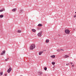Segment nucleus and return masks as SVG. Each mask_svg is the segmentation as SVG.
Instances as JSON below:
<instances>
[{
	"label": "nucleus",
	"mask_w": 76,
	"mask_h": 76,
	"mask_svg": "<svg viewBox=\"0 0 76 76\" xmlns=\"http://www.w3.org/2000/svg\"><path fill=\"white\" fill-rule=\"evenodd\" d=\"M47 68L46 67H45L44 68V70H47Z\"/></svg>",
	"instance_id": "obj_20"
},
{
	"label": "nucleus",
	"mask_w": 76,
	"mask_h": 76,
	"mask_svg": "<svg viewBox=\"0 0 76 76\" xmlns=\"http://www.w3.org/2000/svg\"><path fill=\"white\" fill-rule=\"evenodd\" d=\"M51 63L53 65H54V64H56V63L55 62H52Z\"/></svg>",
	"instance_id": "obj_18"
},
{
	"label": "nucleus",
	"mask_w": 76,
	"mask_h": 76,
	"mask_svg": "<svg viewBox=\"0 0 76 76\" xmlns=\"http://www.w3.org/2000/svg\"><path fill=\"white\" fill-rule=\"evenodd\" d=\"M70 30H69V29L65 30V32L67 34H70Z\"/></svg>",
	"instance_id": "obj_2"
},
{
	"label": "nucleus",
	"mask_w": 76,
	"mask_h": 76,
	"mask_svg": "<svg viewBox=\"0 0 76 76\" xmlns=\"http://www.w3.org/2000/svg\"><path fill=\"white\" fill-rule=\"evenodd\" d=\"M16 10H17V9L15 8L12 10V12H15V11H16Z\"/></svg>",
	"instance_id": "obj_9"
},
{
	"label": "nucleus",
	"mask_w": 76,
	"mask_h": 76,
	"mask_svg": "<svg viewBox=\"0 0 76 76\" xmlns=\"http://www.w3.org/2000/svg\"><path fill=\"white\" fill-rule=\"evenodd\" d=\"M22 11H23V10H21L20 11V12L21 13H22Z\"/></svg>",
	"instance_id": "obj_26"
},
{
	"label": "nucleus",
	"mask_w": 76,
	"mask_h": 76,
	"mask_svg": "<svg viewBox=\"0 0 76 76\" xmlns=\"http://www.w3.org/2000/svg\"><path fill=\"white\" fill-rule=\"evenodd\" d=\"M5 50H4L2 51V52L1 53V55H3L5 54Z\"/></svg>",
	"instance_id": "obj_6"
},
{
	"label": "nucleus",
	"mask_w": 76,
	"mask_h": 76,
	"mask_svg": "<svg viewBox=\"0 0 76 76\" xmlns=\"http://www.w3.org/2000/svg\"><path fill=\"white\" fill-rule=\"evenodd\" d=\"M42 31H41L40 32L38 33L37 34L38 36V37H41L42 36Z\"/></svg>",
	"instance_id": "obj_3"
},
{
	"label": "nucleus",
	"mask_w": 76,
	"mask_h": 76,
	"mask_svg": "<svg viewBox=\"0 0 76 76\" xmlns=\"http://www.w3.org/2000/svg\"><path fill=\"white\" fill-rule=\"evenodd\" d=\"M5 10L4 9H3V10H0V12H3V11H4Z\"/></svg>",
	"instance_id": "obj_15"
},
{
	"label": "nucleus",
	"mask_w": 76,
	"mask_h": 76,
	"mask_svg": "<svg viewBox=\"0 0 76 76\" xmlns=\"http://www.w3.org/2000/svg\"><path fill=\"white\" fill-rule=\"evenodd\" d=\"M73 17L74 18H76V14L75 15H74L73 16Z\"/></svg>",
	"instance_id": "obj_23"
},
{
	"label": "nucleus",
	"mask_w": 76,
	"mask_h": 76,
	"mask_svg": "<svg viewBox=\"0 0 76 76\" xmlns=\"http://www.w3.org/2000/svg\"><path fill=\"white\" fill-rule=\"evenodd\" d=\"M57 51H58V52H60V51H61V50L60 49H58L57 50Z\"/></svg>",
	"instance_id": "obj_19"
},
{
	"label": "nucleus",
	"mask_w": 76,
	"mask_h": 76,
	"mask_svg": "<svg viewBox=\"0 0 76 76\" xmlns=\"http://www.w3.org/2000/svg\"><path fill=\"white\" fill-rule=\"evenodd\" d=\"M5 50H4L2 51V52L1 53V55H3L5 54Z\"/></svg>",
	"instance_id": "obj_5"
},
{
	"label": "nucleus",
	"mask_w": 76,
	"mask_h": 76,
	"mask_svg": "<svg viewBox=\"0 0 76 76\" xmlns=\"http://www.w3.org/2000/svg\"><path fill=\"white\" fill-rule=\"evenodd\" d=\"M38 26H42V25L41 23H39L38 25Z\"/></svg>",
	"instance_id": "obj_13"
},
{
	"label": "nucleus",
	"mask_w": 76,
	"mask_h": 76,
	"mask_svg": "<svg viewBox=\"0 0 76 76\" xmlns=\"http://www.w3.org/2000/svg\"><path fill=\"white\" fill-rule=\"evenodd\" d=\"M75 13H76V12H75Z\"/></svg>",
	"instance_id": "obj_33"
},
{
	"label": "nucleus",
	"mask_w": 76,
	"mask_h": 76,
	"mask_svg": "<svg viewBox=\"0 0 76 76\" xmlns=\"http://www.w3.org/2000/svg\"><path fill=\"white\" fill-rule=\"evenodd\" d=\"M55 55H52L50 56V57L52 58H55Z\"/></svg>",
	"instance_id": "obj_14"
},
{
	"label": "nucleus",
	"mask_w": 76,
	"mask_h": 76,
	"mask_svg": "<svg viewBox=\"0 0 76 76\" xmlns=\"http://www.w3.org/2000/svg\"><path fill=\"white\" fill-rule=\"evenodd\" d=\"M61 50H62V51H64V50H61Z\"/></svg>",
	"instance_id": "obj_31"
},
{
	"label": "nucleus",
	"mask_w": 76,
	"mask_h": 76,
	"mask_svg": "<svg viewBox=\"0 0 76 76\" xmlns=\"http://www.w3.org/2000/svg\"><path fill=\"white\" fill-rule=\"evenodd\" d=\"M64 58H67V57H69V56L67 55H65L64 56Z\"/></svg>",
	"instance_id": "obj_8"
},
{
	"label": "nucleus",
	"mask_w": 76,
	"mask_h": 76,
	"mask_svg": "<svg viewBox=\"0 0 76 76\" xmlns=\"http://www.w3.org/2000/svg\"><path fill=\"white\" fill-rule=\"evenodd\" d=\"M10 67V68H9L8 70L7 71V72H8V73H10V72H11V71L12 70V68H11Z\"/></svg>",
	"instance_id": "obj_4"
},
{
	"label": "nucleus",
	"mask_w": 76,
	"mask_h": 76,
	"mask_svg": "<svg viewBox=\"0 0 76 76\" xmlns=\"http://www.w3.org/2000/svg\"><path fill=\"white\" fill-rule=\"evenodd\" d=\"M69 64H70V63H69L66 64V66H69Z\"/></svg>",
	"instance_id": "obj_24"
},
{
	"label": "nucleus",
	"mask_w": 76,
	"mask_h": 76,
	"mask_svg": "<svg viewBox=\"0 0 76 76\" xmlns=\"http://www.w3.org/2000/svg\"><path fill=\"white\" fill-rule=\"evenodd\" d=\"M70 64H73V63L71 62V63H70Z\"/></svg>",
	"instance_id": "obj_27"
},
{
	"label": "nucleus",
	"mask_w": 76,
	"mask_h": 76,
	"mask_svg": "<svg viewBox=\"0 0 76 76\" xmlns=\"http://www.w3.org/2000/svg\"><path fill=\"white\" fill-rule=\"evenodd\" d=\"M35 48V45L32 44L30 47V50H32L34 48Z\"/></svg>",
	"instance_id": "obj_1"
},
{
	"label": "nucleus",
	"mask_w": 76,
	"mask_h": 76,
	"mask_svg": "<svg viewBox=\"0 0 76 76\" xmlns=\"http://www.w3.org/2000/svg\"><path fill=\"white\" fill-rule=\"evenodd\" d=\"M32 31H33V32H36V30L34 29H32Z\"/></svg>",
	"instance_id": "obj_12"
},
{
	"label": "nucleus",
	"mask_w": 76,
	"mask_h": 76,
	"mask_svg": "<svg viewBox=\"0 0 76 76\" xmlns=\"http://www.w3.org/2000/svg\"><path fill=\"white\" fill-rule=\"evenodd\" d=\"M39 75L40 76L41 75H42V72H39Z\"/></svg>",
	"instance_id": "obj_17"
},
{
	"label": "nucleus",
	"mask_w": 76,
	"mask_h": 76,
	"mask_svg": "<svg viewBox=\"0 0 76 76\" xmlns=\"http://www.w3.org/2000/svg\"><path fill=\"white\" fill-rule=\"evenodd\" d=\"M18 33H20V32H21V31L20 30H18Z\"/></svg>",
	"instance_id": "obj_21"
},
{
	"label": "nucleus",
	"mask_w": 76,
	"mask_h": 76,
	"mask_svg": "<svg viewBox=\"0 0 76 76\" xmlns=\"http://www.w3.org/2000/svg\"><path fill=\"white\" fill-rule=\"evenodd\" d=\"M42 53H43V52H42V51H40V52H39V55H41V54H42Z\"/></svg>",
	"instance_id": "obj_10"
},
{
	"label": "nucleus",
	"mask_w": 76,
	"mask_h": 76,
	"mask_svg": "<svg viewBox=\"0 0 76 76\" xmlns=\"http://www.w3.org/2000/svg\"><path fill=\"white\" fill-rule=\"evenodd\" d=\"M53 69H54V66H53Z\"/></svg>",
	"instance_id": "obj_32"
},
{
	"label": "nucleus",
	"mask_w": 76,
	"mask_h": 76,
	"mask_svg": "<svg viewBox=\"0 0 76 76\" xmlns=\"http://www.w3.org/2000/svg\"><path fill=\"white\" fill-rule=\"evenodd\" d=\"M7 59H5V61H7V60H9V58H7Z\"/></svg>",
	"instance_id": "obj_25"
},
{
	"label": "nucleus",
	"mask_w": 76,
	"mask_h": 76,
	"mask_svg": "<svg viewBox=\"0 0 76 76\" xmlns=\"http://www.w3.org/2000/svg\"><path fill=\"white\" fill-rule=\"evenodd\" d=\"M46 42L47 43H48V42H49V40L48 39L46 40Z\"/></svg>",
	"instance_id": "obj_16"
},
{
	"label": "nucleus",
	"mask_w": 76,
	"mask_h": 76,
	"mask_svg": "<svg viewBox=\"0 0 76 76\" xmlns=\"http://www.w3.org/2000/svg\"><path fill=\"white\" fill-rule=\"evenodd\" d=\"M20 76H22V75H20Z\"/></svg>",
	"instance_id": "obj_34"
},
{
	"label": "nucleus",
	"mask_w": 76,
	"mask_h": 76,
	"mask_svg": "<svg viewBox=\"0 0 76 76\" xmlns=\"http://www.w3.org/2000/svg\"><path fill=\"white\" fill-rule=\"evenodd\" d=\"M5 50H4L2 51V52L1 53V55H3L5 54Z\"/></svg>",
	"instance_id": "obj_7"
},
{
	"label": "nucleus",
	"mask_w": 76,
	"mask_h": 76,
	"mask_svg": "<svg viewBox=\"0 0 76 76\" xmlns=\"http://www.w3.org/2000/svg\"><path fill=\"white\" fill-rule=\"evenodd\" d=\"M3 17H4V15H0V18H3Z\"/></svg>",
	"instance_id": "obj_11"
},
{
	"label": "nucleus",
	"mask_w": 76,
	"mask_h": 76,
	"mask_svg": "<svg viewBox=\"0 0 76 76\" xmlns=\"http://www.w3.org/2000/svg\"><path fill=\"white\" fill-rule=\"evenodd\" d=\"M72 67H74V65H72Z\"/></svg>",
	"instance_id": "obj_28"
},
{
	"label": "nucleus",
	"mask_w": 76,
	"mask_h": 76,
	"mask_svg": "<svg viewBox=\"0 0 76 76\" xmlns=\"http://www.w3.org/2000/svg\"><path fill=\"white\" fill-rule=\"evenodd\" d=\"M7 75V74H5V76H6Z\"/></svg>",
	"instance_id": "obj_30"
},
{
	"label": "nucleus",
	"mask_w": 76,
	"mask_h": 76,
	"mask_svg": "<svg viewBox=\"0 0 76 76\" xmlns=\"http://www.w3.org/2000/svg\"><path fill=\"white\" fill-rule=\"evenodd\" d=\"M73 31H75V28H73Z\"/></svg>",
	"instance_id": "obj_29"
},
{
	"label": "nucleus",
	"mask_w": 76,
	"mask_h": 76,
	"mask_svg": "<svg viewBox=\"0 0 76 76\" xmlns=\"http://www.w3.org/2000/svg\"><path fill=\"white\" fill-rule=\"evenodd\" d=\"M3 72H0V75H3Z\"/></svg>",
	"instance_id": "obj_22"
}]
</instances>
